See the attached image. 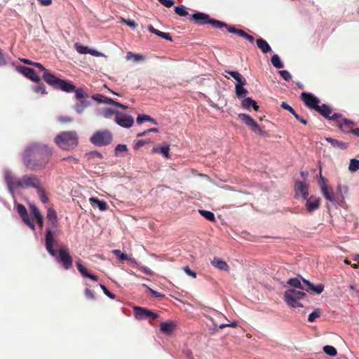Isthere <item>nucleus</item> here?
<instances>
[{"instance_id": "obj_1", "label": "nucleus", "mask_w": 359, "mask_h": 359, "mask_svg": "<svg viewBox=\"0 0 359 359\" xmlns=\"http://www.w3.org/2000/svg\"><path fill=\"white\" fill-rule=\"evenodd\" d=\"M52 156L53 150L48 145L33 142L25 148L22 153V161L27 170L39 171L46 168Z\"/></svg>"}, {"instance_id": "obj_2", "label": "nucleus", "mask_w": 359, "mask_h": 359, "mask_svg": "<svg viewBox=\"0 0 359 359\" xmlns=\"http://www.w3.org/2000/svg\"><path fill=\"white\" fill-rule=\"evenodd\" d=\"M60 233V228L58 219L48 220L47 227L45 234V246L48 252L52 256L55 257L57 251L53 248L54 236Z\"/></svg>"}, {"instance_id": "obj_3", "label": "nucleus", "mask_w": 359, "mask_h": 359, "mask_svg": "<svg viewBox=\"0 0 359 359\" xmlns=\"http://www.w3.org/2000/svg\"><path fill=\"white\" fill-rule=\"evenodd\" d=\"M55 143L63 150H72L79 144L78 135L75 131H64L55 137Z\"/></svg>"}, {"instance_id": "obj_4", "label": "nucleus", "mask_w": 359, "mask_h": 359, "mask_svg": "<svg viewBox=\"0 0 359 359\" xmlns=\"http://www.w3.org/2000/svg\"><path fill=\"white\" fill-rule=\"evenodd\" d=\"M45 82L53 88L61 90L66 93H72L75 90V86L69 81L60 79L51 72H46L43 75Z\"/></svg>"}, {"instance_id": "obj_5", "label": "nucleus", "mask_w": 359, "mask_h": 359, "mask_svg": "<svg viewBox=\"0 0 359 359\" xmlns=\"http://www.w3.org/2000/svg\"><path fill=\"white\" fill-rule=\"evenodd\" d=\"M191 20L194 24L198 25H211L214 28L222 29L226 26V23L215 19H212L206 13L196 12L191 15Z\"/></svg>"}, {"instance_id": "obj_6", "label": "nucleus", "mask_w": 359, "mask_h": 359, "mask_svg": "<svg viewBox=\"0 0 359 359\" xmlns=\"http://www.w3.org/2000/svg\"><path fill=\"white\" fill-rule=\"evenodd\" d=\"M112 133L108 130H97L90 137V142L97 146L102 147L109 144L112 141Z\"/></svg>"}, {"instance_id": "obj_7", "label": "nucleus", "mask_w": 359, "mask_h": 359, "mask_svg": "<svg viewBox=\"0 0 359 359\" xmlns=\"http://www.w3.org/2000/svg\"><path fill=\"white\" fill-rule=\"evenodd\" d=\"M55 259L57 262L62 264L65 270L72 267L73 259L69 254V250L67 245H62L58 250H56Z\"/></svg>"}, {"instance_id": "obj_8", "label": "nucleus", "mask_w": 359, "mask_h": 359, "mask_svg": "<svg viewBox=\"0 0 359 359\" xmlns=\"http://www.w3.org/2000/svg\"><path fill=\"white\" fill-rule=\"evenodd\" d=\"M305 296V292L292 289L287 290L284 293L285 302L288 306L293 308L302 307L303 305L298 301L303 299Z\"/></svg>"}, {"instance_id": "obj_9", "label": "nucleus", "mask_w": 359, "mask_h": 359, "mask_svg": "<svg viewBox=\"0 0 359 359\" xmlns=\"http://www.w3.org/2000/svg\"><path fill=\"white\" fill-rule=\"evenodd\" d=\"M134 316L137 320L147 319L150 321L156 319L158 315L146 308L140 306L134 307Z\"/></svg>"}, {"instance_id": "obj_10", "label": "nucleus", "mask_w": 359, "mask_h": 359, "mask_svg": "<svg viewBox=\"0 0 359 359\" xmlns=\"http://www.w3.org/2000/svg\"><path fill=\"white\" fill-rule=\"evenodd\" d=\"M4 180L9 189V191L13 193L14 190L22 188L21 179L16 177L11 172H4Z\"/></svg>"}, {"instance_id": "obj_11", "label": "nucleus", "mask_w": 359, "mask_h": 359, "mask_svg": "<svg viewBox=\"0 0 359 359\" xmlns=\"http://www.w3.org/2000/svg\"><path fill=\"white\" fill-rule=\"evenodd\" d=\"M22 188L33 187L39 188L41 185V181L39 177L34 174L25 175L21 178Z\"/></svg>"}, {"instance_id": "obj_12", "label": "nucleus", "mask_w": 359, "mask_h": 359, "mask_svg": "<svg viewBox=\"0 0 359 359\" xmlns=\"http://www.w3.org/2000/svg\"><path fill=\"white\" fill-rule=\"evenodd\" d=\"M238 116L243 122H244L248 127H250L251 130L254 133H258L259 135H262L264 133V131L260 128V126L250 115L241 113L239 114Z\"/></svg>"}, {"instance_id": "obj_13", "label": "nucleus", "mask_w": 359, "mask_h": 359, "mask_svg": "<svg viewBox=\"0 0 359 359\" xmlns=\"http://www.w3.org/2000/svg\"><path fill=\"white\" fill-rule=\"evenodd\" d=\"M300 97L304 104L309 109H314L315 111L317 108L318 109L320 100L312 93L303 92Z\"/></svg>"}, {"instance_id": "obj_14", "label": "nucleus", "mask_w": 359, "mask_h": 359, "mask_svg": "<svg viewBox=\"0 0 359 359\" xmlns=\"http://www.w3.org/2000/svg\"><path fill=\"white\" fill-rule=\"evenodd\" d=\"M115 121L118 126L126 128H130L134 123V119L130 115L121 112L116 114Z\"/></svg>"}, {"instance_id": "obj_15", "label": "nucleus", "mask_w": 359, "mask_h": 359, "mask_svg": "<svg viewBox=\"0 0 359 359\" xmlns=\"http://www.w3.org/2000/svg\"><path fill=\"white\" fill-rule=\"evenodd\" d=\"M320 187L321 193L323 195V196L325 198L326 200L329 201H334V196L333 191L331 189H330L326 183H325V179L322 176L321 171L320 172Z\"/></svg>"}, {"instance_id": "obj_16", "label": "nucleus", "mask_w": 359, "mask_h": 359, "mask_svg": "<svg viewBox=\"0 0 359 359\" xmlns=\"http://www.w3.org/2000/svg\"><path fill=\"white\" fill-rule=\"evenodd\" d=\"M18 70L22 75H24L25 77H27V79H30L32 81L39 82L41 81L40 77L36 74L35 71L32 68L25 67V66H19V67H18Z\"/></svg>"}, {"instance_id": "obj_17", "label": "nucleus", "mask_w": 359, "mask_h": 359, "mask_svg": "<svg viewBox=\"0 0 359 359\" xmlns=\"http://www.w3.org/2000/svg\"><path fill=\"white\" fill-rule=\"evenodd\" d=\"M306 199L305 206L309 212H312L319 208L320 205V198L319 197L311 196Z\"/></svg>"}, {"instance_id": "obj_18", "label": "nucleus", "mask_w": 359, "mask_h": 359, "mask_svg": "<svg viewBox=\"0 0 359 359\" xmlns=\"http://www.w3.org/2000/svg\"><path fill=\"white\" fill-rule=\"evenodd\" d=\"M296 190L302 194L303 199H306L309 196V184L304 182H295Z\"/></svg>"}, {"instance_id": "obj_19", "label": "nucleus", "mask_w": 359, "mask_h": 359, "mask_svg": "<svg viewBox=\"0 0 359 359\" xmlns=\"http://www.w3.org/2000/svg\"><path fill=\"white\" fill-rule=\"evenodd\" d=\"M76 264L79 271L80 272L83 277L88 278L94 281H97L98 277L95 274L89 273L87 269L81 264L80 260L76 262Z\"/></svg>"}, {"instance_id": "obj_20", "label": "nucleus", "mask_w": 359, "mask_h": 359, "mask_svg": "<svg viewBox=\"0 0 359 359\" xmlns=\"http://www.w3.org/2000/svg\"><path fill=\"white\" fill-rule=\"evenodd\" d=\"M89 201L93 208H97L101 211H105L108 209L109 206L107 203L104 201H100L97 198L91 197L89 198Z\"/></svg>"}, {"instance_id": "obj_21", "label": "nucleus", "mask_w": 359, "mask_h": 359, "mask_svg": "<svg viewBox=\"0 0 359 359\" xmlns=\"http://www.w3.org/2000/svg\"><path fill=\"white\" fill-rule=\"evenodd\" d=\"M241 107L247 110H250L251 108H253L256 111H257L259 108L256 101L251 97L243 99L241 102Z\"/></svg>"}, {"instance_id": "obj_22", "label": "nucleus", "mask_w": 359, "mask_h": 359, "mask_svg": "<svg viewBox=\"0 0 359 359\" xmlns=\"http://www.w3.org/2000/svg\"><path fill=\"white\" fill-rule=\"evenodd\" d=\"M327 142H329L333 148L339 149L341 150H345L348 147V143L344 142L341 141H339L336 139L332 137H325V139Z\"/></svg>"}, {"instance_id": "obj_23", "label": "nucleus", "mask_w": 359, "mask_h": 359, "mask_svg": "<svg viewBox=\"0 0 359 359\" xmlns=\"http://www.w3.org/2000/svg\"><path fill=\"white\" fill-rule=\"evenodd\" d=\"M175 327L176 325L172 321L162 322L160 325V330L164 334H170Z\"/></svg>"}, {"instance_id": "obj_24", "label": "nucleus", "mask_w": 359, "mask_h": 359, "mask_svg": "<svg viewBox=\"0 0 359 359\" xmlns=\"http://www.w3.org/2000/svg\"><path fill=\"white\" fill-rule=\"evenodd\" d=\"M211 264L213 266L217 268L218 269L224 270L226 271H229V266L226 262L219 257H214V259L211 261Z\"/></svg>"}, {"instance_id": "obj_25", "label": "nucleus", "mask_w": 359, "mask_h": 359, "mask_svg": "<svg viewBox=\"0 0 359 359\" xmlns=\"http://www.w3.org/2000/svg\"><path fill=\"white\" fill-rule=\"evenodd\" d=\"M257 46L263 53H267L271 51V48L267 41L262 38L256 40Z\"/></svg>"}, {"instance_id": "obj_26", "label": "nucleus", "mask_w": 359, "mask_h": 359, "mask_svg": "<svg viewBox=\"0 0 359 359\" xmlns=\"http://www.w3.org/2000/svg\"><path fill=\"white\" fill-rule=\"evenodd\" d=\"M353 125V122L349 121L346 118L343 119V123H339L338 127L339 128L343 131L344 133H351V130H353L352 126Z\"/></svg>"}, {"instance_id": "obj_27", "label": "nucleus", "mask_w": 359, "mask_h": 359, "mask_svg": "<svg viewBox=\"0 0 359 359\" xmlns=\"http://www.w3.org/2000/svg\"><path fill=\"white\" fill-rule=\"evenodd\" d=\"M302 280H303L304 284H305L308 286L307 289L309 290V291L312 290L313 292H314L316 294H320L323 292V291L324 290L323 285L319 284L317 285H314L313 283H311V282H309V280H307L306 279H302Z\"/></svg>"}, {"instance_id": "obj_28", "label": "nucleus", "mask_w": 359, "mask_h": 359, "mask_svg": "<svg viewBox=\"0 0 359 359\" xmlns=\"http://www.w3.org/2000/svg\"><path fill=\"white\" fill-rule=\"evenodd\" d=\"M316 111L325 118H330V115L332 114L331 107L325 104H323L321 106L318 105V109L317 108Z\"/></svg>"}, {"instance_id": "obj_29", "label": "nucleus", "mask_w": 359, "mask_h": 359, "mask_svg": "<svg viewBox=\"0 0 359 359\" xmlns=\"http://www.w3.org/2000/svg\"><path fill=\"white\" fill-rule=\"evenodd\" d=\"M89 105L90 101L88 99L81 100L75 104L74 109L77 113L81 114Z\"/></svg>"}, {"instance_id": "obj_30", "label": "nucleus", "mask_w": 359, "mask_h": 359, "mask_svg": "<svg viewBox=\"0 0 359 359\" xmlns=\"http://www.w3.org/2000/svg\"><path fill=\"white\" fill-rule=\"evenodd\" d=\"M225 27L227 31L230 33L236 34L238 36L244 38L247 32L243 31V29H237L233 26L229 25L226 23V26H223V28Z\"/></svg>"}, {"instance_id": "obj_31", "label": "nucleus", "mask_w": 359, "mask_h": 359, "mask_svg": "<svg viewBox=\"0 0 359 359\" xmlns=\"http://www.w3.org/2000/svg\"><path fill=\"white\" fill-rule=\"evenodd\" d=\"M287 284H289L291 287H294L295 288H299L301 290H306V292H309V290L306 289V287L304 285H302L300 280L298 278H290L287 281Z\"/></svg>"}, {"instance_id": "obj_32", "label": "nucleus", "mask_w": 359, "mask_h": 359, "mask_svg": "<svg viewBox=\"0 0 359 359\" xmlns=\"http://www.w3.org/2000/svg\"><path fill=\"white\" fill-rule=\"evenodd\" d=\"M102 103L107 104H112V105H114L116 107L122 108L123 109H126L128 108L127 106H126L124 104H121L118 102L114 101V100H112L111 98L107 97L104 95V99H103Z\"/></svg>"}, {"instance_id": "obj_33", "label": "nucleus", "mask_w": 359, "mask_h": 359, "mask_svg": "<svg viewBox=\"0 0 359 359\" xmlns=\"http://www.w3.org/2000/svg\"><path fill=\"white\" fill-rule=\"evenodd\" d=\"M37 194L43 203H47L48 202V197L46 194L45 190L43 189L41 185L36 189Z\"/></svg>"}, {"instance_id": "obj_34", "label": "nucleus", "mask_w": 359, "mask_h": 359, "mask_svg": "<svg viewBox=\"0 0 359 359\" xmlns=\"http://www.w3.org/2000/svg\"><path fill=\"white\" fill-rule=\"evenodd\" d=\"M75 92V98L77 100H86L88 98V95L82 88H76L74 90Z\"/></svg>"}, {"instance_id": "obj_35", "label": "nucleus", "mask_w": 359, "mask_h": 359, "mask_svg": "<svg viewBox=\"0 0 359 359\" xmlns=\"http://www.w3.org/2000/svg\"><path fill=\"white\" fill-rule=\"evenodd\" d=\"M126 58L127 60H133L135 62L143 61L144 60V57L143 55L135 54L132 52L127 53Z\"/></svg>"}, {"instance_id": "obj_36", "label": "nucleus", "mask_w": 359, "mask_h": 359, "mask_svg": "<svg viewBox=\"0 0 359 359\" xmlns=\"http://www.w3.org/2000/svg\"><path fill=\"white\" fill-rule=\"evenodd\" d=\"M37 85L33 86L32 89L34 93L38 94H46V86L43 83H41V81L39 82H36Z\"/></svg>"}, {"instance_id": "obj_37", "label": "nucleus", "mask_w": 359, "mask_h": 359, "mask_svg": "<svg viewBox=\"0 0 359 359\" xmlns=\"http://www.w3.org/2000/svg\"><path fill=\"white\" fill-rule=\"evenodd\" d=\"M271 63L277 69H281L283 67V63L281 62L278 55H273L271 57Z\"/></svg>"}, {"instance_id": "obj_38", "label": "nucleus", "mask_w": 359, "mask_h": 359, "mask_svg": "<svg viewBox=\"0 0 359 359\" xmlns=\"http://www.w3.org/2000/svg\"><path fill=\"white\" fill-rule=\"evenodd\" d=\"M199 213L208 220L210 222H215V215L212 212L205 210H199Z\"/></svg>"}, {"instance_id": "obj_39", "label": "nucleus", "mask_w": 359, "mask_h": 359, "mask_svg": "<svg viewBox=\"0 0 359 359\" xmlns=\"http://www.w3.org/2000/svg\"><path fill=\"white\" fill-rule=\"evenodd\" d=\"M235 88L236 96L238 98L245 97L248 93V90L244 87L241 86V85H236Z\"/></svg>"}, {"instance_id": "obj_40", "label": "nucleus", "mask_w": 359, "mask_h": 359, "mask_svg": "<svg viewBox=\"0 0 359 359\" xmlns=\"http://www.w3.org/2000/svg\"><path fill=\"white\" fill-rule=\"evenodd\" d=\"M280 107L285 109V110H287L288 111H290L294 116L296 119H299V116L296 113V111H294V109L291 107L287 103H286L285 102H283L281 104H280Z\"/></svg>"}, {"instance_id": "obj_41", "label": "nucleus", "mask_w": 359, "mask_h": 359, "mask_svg": "<svg viewBox=\"0 0 359 359\" xmlns=\"http://www.w3.org/2000/svg\"><path fill=\"white\" fill-rule=\"evenodd\" d=\"M324 352L330 356H335L337 354V349L330 345H326L323 347Z\"/></svg>"}, {"instance_id": "obj_42", "label": "nucleus", "mask_w": 359, "mask_h": 359, "mask_svg": "<svg viewBox=\"0 0 359 359\" xmlns=\"http://www.w3.org/2000/svg\"><path fill=\"white\" fill-rule=\"evenodd\" d=\"M175 12L181 17H185L188 15V12L184 6H175L174 8Z\"/></svg>"}, {"instance_id": "obj_43", "label": "nucleus", "mask_w": 359, "mask_h": 359, "mask_svg": "<svg viewBox=\"0 0 359 359\" xmlns=\"http://www.w3.org/2000/svg\"><path fill=\"white\" fill-rule=\"evenodd\" d=\"M75 49L80 54H88L89 48L87 46H84L79 43L74 44Z\"/></svg>"}, {"instance_id": "obj_44", "label": "nucleus", "mask_w": 359, "mask_h": 359, "mask_svg": "<svg viewBox=\"0 0 359 359\" xmlns=\"http://www.w3.org/2000/svg\"><path fill=\"white\" fill-rule=\"evenodd\" d=\"M102 113L105 118H110L112 116H114L115 118H116V114H119V111H115L110 108H107L103 110Z\"/></svg>"}, {"instance_id": "obj_45", "label": "nucleus", "mask_w": 359, "mask_h": 359, "mask_svg": "<svg viewBox=\"0 0 359 359\" xmlns=\"http://www.w3.org/2000/svg\"><path fill=\"white\" fill-rule=\"evenodd\" d=\"M112 253L116 255L118 259L123 261V260H131L128 258V255L126 254H124L121 252L119 250H113Z\"/></svg>"}, {"instance_id": "obj_46", "label": "nucleus", "mask_w": 359, "mask_h": 359, "mask_svg": "<svg viewBox=\"0 0 359 359\" xmlns=\"http://www.w3.org/2000/svg\"><path fill=\"white\" fill-rule=\"evenodd\" d=\"M348 169L352 172H355L359 170V160L351 159L348 166Z\"/></svg>"}, {"instance_id": "obj_47", "label": "nucleus", "mask_w": 359, "mask_h": 359, "mask_svg": "<svg viewBox=\"0 0 359 359\" xmlns=\"http://www.w3.org/2000/svg\"><path fill=\"white\" fill-rule=\"evenodd\" d=\"M46 218H47L48 220L58 219L57 216V213H56L55 210L53 208H49L48 209L47 215H46Z\"/></svg>"}, {"instance_id": "obj_48", "label": "nucleus", "mask_w": 359, "mask_h": 359, "mask_svg": "<svg viewBox=\"0 0 359 359\" xmlns=\"http://www.w3.org/2000/svg\"><path fill=\"white\" fill-rule=\"evenodd\" d=\"M21 219L29 228H31L32 230L35 229L34 224L33 221L30 219L28 213L26 214V216H22Z\"/></svg>"}, {"instance_id": "obj_49", "label": "nucleus", "mask_w": 359, "mask_h": 359, "mask_svg": "<svg viewBox=\"0 0 359 359\" xmlns=\"http://www.w3.org/2000/svg\"><path fill=\"white\" fill-rule=\"evenodd\" d=\"M115 155L116 156H119V153L120 152H126L128 151V147L126 144H118L116 147H115Z\"/></svg>"}, {"instance_id": "obj_50", "label": "nucleus", "mask_w": 359, "mask_h": 359, "mask_svg": "<svg viewBox=\"0 0 359 359\" xmlns=\"http://www.w3.org/2000/svg\"><path fill=\"white\" fill-rule=\"evenodd\" d=\"M159 151L167 158H169L170 157V154H169V151H170V147L169 145L168 144H165L163 147H161L160 149H159Z\"/></svg>"}, {"instance_id": "obj_51", "label": "nucleus", "mask_w": 359, "mask_h": 359, "mask_svg": "<svg viewBox=\"0 0 359 359\" xmlns=\"http://www.w3.org/2000/svg\"><path fill=\"white\" fill-rule=\"evenodd\" d=\"M320 311L319 310H315L312 313H310L308 318V320L309 322H313L316 318L320 317Z\"/></svg>"}, {"instance_id": "obj_52", "label": "nucleus", "mask_w": 359, "mask_h": 359, "mask_svg": "<svg viewBox=\"0 0 359 359\" xmlns=\"http://www.w3.org/2000/svg\"><path fill=\"white\" fill-rule=\"evenodd\" d=\"M17 210H18V212L19 215L20 216V217H22V216H26V214L28 213L25 205H23L22 204L18 205Z\"/></svg>"}, {"instance_id": "obj_53", "label": "nucleus", "mask_w": 359, "mask_h": 359, "mask_svg": "<svg viewBox=\"0 0 359 359\" xmlns=\"http://www.w3.org/2000/svg\"><path fill=\"white\" fill-rule=\"evenodd\" d=\"M149 120H151L150 116L146 115V114H141V115H138V116L137 118V123L138 124H141L144 121H148Z\"/></svg>"}, {"instance_id": "obj_54", "label": "nucleus", "mask_w": 359, "mask_h": 359, "mask_svg": "<svg viewBox=\"0 0 359 359\" xmlns=\"http://www.w3.org/2000/svg\"><path fill=\"white\" fill-rule=\"evenodd\" d=\"M57 121L62 123H68L73 121V118L68 116H60L57 117Z\"/></svg>"}, {"instance_id": "obj_55", "label": "nucleus", "mask_w": 359, "mask_h": 359, "mask_svg": "<svg viewBox=\"0 0 359 359\" xmlns=\"http://www.w3.org/2000/svg\"><path fill=\"white\" fill-rule=\"evenodd\" d=\"M30 210H31L32 214L34 216L35 219L41 216V214L39 210L38 209V208L36 205H31Z\"/></svg>"}, {"instance_id": "obj_56", "label": "nucleus", "mask_w": 359, "mask_h": 359, "mask_svg": "<svg viewBox=\"0 0 359 359\" xmlns=\"http://www.w3.org/2000/svg\"><path fill=\"white\" fill-rule=\"evenodd\" d=\"M279 74L282 76V78L285 81H289L292 78L291 74L287 70H280L279 71Z\"/></svg>"}, {"instance_id": "obj_57", "label": "nucleus", "mask_w": 359, "mask_h": 359, "mask_svg": "<svg viewBox=\"0 0 359 359\" xmlns=\"http://www.w3.org/2000/svg\"><path fill=\"white\" fill-rule=\"evenodd\" d=\"M148 30L149 31V32L154 34L157 35L158 36H160L162 38L163 32L155 29L152 25H149L148 27Z\"/></svg>"}, {"instance_id": "obj_58", "label": "nucleus", "mask_w": 359, "mask_h": 359, "mask_svg": "<svg viewBox=\"0 0 359 359\" xmlns=\"http://www.w3.org/2000/svg\"><path fill=\"white\" fill-rule=\"evenodd\" d=\"M162 5L167 8L172 7L175 4V0H158Z\"/></svg>"}, {"instance_id": "obj_59", "label": "nucleus", "mask_w": 359, "mask_h": 359, "mask_svg": "<svg viewBox=\"0 0 359 359\" xmlns=\"http://www.w3.org/2000/svg\"><path fill=\"white\" fill-rule=\"evenodd\" d=\"M100 287L107 297L113 299H115V294L109 292L104 285H100Z\"/></svg>"}, {"instance_id": "obj_60", "label": "nucleus", "mask_w": 359, "mask_h": 359, "mask_svg": "<svg viewBox=\"0 0 359 359\" xmlns=\"http://www.w3.org/2000/svg\"><path fill=\"white\" fill-rule=\"evenodd\" d=\"M183 270L187 275L191 276L192 278H195L196 277V272L191 270L188 266H184Z\"/></svg>"}, {"instance_id": "obj_61", "label": "nucleus", "mask_w": 359, "mask_h": 359, "mask_svg": "<svg viewBox=\"0 0 359 359\" xmlns=\"http://www.w3.org/2000/svg\"><path fill=\"white\" fill-rule=\"evenodd\" d=\"M87 155L89 156V158H102V154L97 151H91V152L88 153Z\"/></svg>"}, {"instance_id": "obj_62", "label": "nucleus", "mask_w": 359, "mask_h": 359, "mask_svg": "<svg viewBox=\"0 0 359 359\" xmlns=\"http://www.w3.org/2000/svg\"><path fill=\"white\" fill-rule=\"evenodd\" d=\"M85 296L89 299H95L94 292L90 290L89 288H86L85 290Z\"/></svg>"}, {"instance_id": "obj_63", "label": "nucleus", "mask_w": 359, "mask_h": 359, "mask_svg": "<svg viewBox=\"0 0 359 359\" xmlns=\"http://www.w3.org/2000/svg\"><path fill=\"white\" fill-rule=\"evenodd\" d=\"M226 73L230 74L235 80H238L242 76L239 72L236 71H226Z\"/></svg>"}, {"instance_id": "obj_64", "label": "nucleus", "mask_w": 359, "mask_h": 359, "mask_svg": "<svg viewBox=\"0 0 359 359\" xmlns=\"http://www.w3.org/2000/svg\"><path fill=\"white\" fill-rule=\"evenodd\" d=\"M92 99L97 101L99 103H102L104 95L102 94H96L92 96Z\"/></svg>"}]
</instances>
